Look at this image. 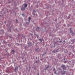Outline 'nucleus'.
Masks as SVG:
<instances>
[{
  "instance_id": "nucleus-1",
  "label": "nucleus",
  "mask_w": 75,
  "mask_h": 75,
  "mask_svg": "<svg viewBox=\"0 0 75 75\" xmlns=\"http://www.w3.org/2000/svg\"><path fill=\"white\" fill-rule=\"evenodd\" d=\"M23 6H24L21 9V10H22V11H24V10H25V8L27 7L28 4H23Z\"/></svg>"
},
{
  "instance_id": "nucleus-2",
  "label": "nucleus",
  "mask_w": 75,
  "mask_h": 75,
  "mask_svg": "<svg viewBox=\"0 0 75 75\" xmlns=\"http://www.w3.org/2000/svg\"><path fill=\"white\" fill-rule=\"evenodd\" d=\"M4 30L3 29L1 30V31L0 32V34H4Z\"/></svg>"
},
{
  "instance_id": "nucleus-3",
  "label": "nucleus",
  "mask_w": 75,
  "mask_h": 75,
  "mask_svg": "<svg viewBox=\"0 0 75 75\" xmlns=\"http://www.w3.org/2000/svg\"><path fill=\"white\" fill-rule=\"evenodd\" d=\"M62 69L64 70H66V67L65 65H62Z\"/></svg>"
},
{
  "instance_id": "nucleus-4",
  "label": "nucleus",
  "mask_w": 75,
  "mask_h": 75,
  "mask_svg": "<svg viewBox=\"0 0 75 75\" xmlns=\"http://www.w3.org/2000/svg\"><path fill=\"white\" fill-rule=\"evenodd\" d=\"M11 52L12 54H13L14 53H15V51L14 50H11Z\"/></svg>"
},
{
  "instance_id": "nucleus-5",
  "label": "nucleus",
  "mask_w": 75,
  "mask_h": 75,
  "mask_svg": "<svg viewBox=\"0 0 75 75\" xmlns=\"http://www.w3.org/2000/svg\"><path fill=\"white\" fill-rule=\"evenodd\" d=\"M32 14L34 16H35V11H33L32 12Z\"/></svg>"
},
{
  "instance_id": "nucleus-6",
  "label": "nucleus",
  "mask_w": 75,
  "mask_h": 75,
  "mask_svg": "<svg viewBox=\"0 0 75 75\" xmlns=\"http://www.w3.org/2000/svg\"><path fill=\"white\" fill-rule=\"evenodd\" d=\"M53 43L54 45V46L55 45H59V44L57 43V42H56L54 41Z\"/></svg>"
},
{
  "instance_id": "nucleus-7",
  "label": "nucleus",
  "mask_w": 75,
  "mask_h": 75,
  "mask_svg": "<svg viewBox=\"0 0 75 75\" xmlns=\"http://www.w3.org/2000/svg\"><path fill=\"white\" fill-rule=\"evenodd\" d=\"M18 67H16L15 68V72H16V71H18Z\"/></svg>"
},
{
  "instance_id": "nucleus-8",
  "label": "nucleus",
  "mask_w": 75,
  "mask_h": 75,
  "mask_svg": "<svg viewBox=\"0 0 75 75\" xmlns=\"http://www.w3.org/2000/svg\"><path fill=\"white\" fill-rule=\"evenodd\" d=\"M31 42H30L28 43V47H30V46H31Z\"/></svg>"
},
{
  "instance_id": "nucleus-9",
  "label": "nucleus",
  "mask_w": 75,
  "mask_h": 75,
  "mask_svg": "<svg viewBox=\"0 0 75 75\" xmlns=\"http://www.w3.org/2000/svg\"><path fill=\"white\" fill-rule=\"evenodd\" d=\"M11 27H9V28L8 29V31H9V32H11Z\"/></svg>"
},
{
  "instance_id": "nucleus-10",
  "label": "nucleus",
  "mask_w": 75,
  "mask_h": 75,
  "mask_svg": "<svg viewBox=\"0 0 75 75\" xmlns=\"http://www.w3.org/2000/svg\"><path fill=\"white\" fill-rule=\"evenodd\" d=\"M71 29H72V28H70V33H73V32L72 31V30H71Z\"/></svg>"
},
{
  "instance_id": "nucleus-11",
  "label": "nucleus",
  "mask_w": 75,
  "mask_h": 75,
  "mask_svg": "<svg viewBox=\"0 0 75 75\" xmlns=\"http://www.w3.org/2000/svg\"><path fill=\"white\" fill-rule=\"evenodd\" d=\"M39 29H40V27H38L37 28H36V31H38V30H39Z\"/></svg>"
},
{
  "instance_id": "nucleus-12",
  "label": "nucleus",
  "mask_w": 75,
  "mask_h": 75,
  "mask_svg": "<svg viewBox=\"0 0 75 75\" xmlns=\"http://www.w3.org/2000/svg\"><path fill=\"white\" fill-rule=\"evenodd\" d=\"M40 50V49L38 48H36L35 51H37V52H38V51Z\"/></svg>"
},
{
  "instance_id": "nucleus-13",
  "label": "nucleus",
  "mask_w": 75,
  "mask_h": 75,
  "mask_svg": "<svg viewBox=\"0 0 75 75\" xmlns=\"http://www.w3.org/2000/svg\"><path fill=\"white\" fill-rule=\"evenodd\" d=\"M71 42H73L72 44H74V42H75L74 39H73L72 40H71Z\"/></svg>"
},
{
  "instance_id": "nucleus-14",
  "label": "nucleus",
  "mask_w": 75,
  "mask_h": 75,
  "mask_svg": "<svg viewBox=\"0 0 75 75\" xmlns=\"http://www.w3.org/2000/svg\"><path fill=\"white\" fill-rule=\"evenodd\" d=\"M23 43H21V44H18V46H21V47H23Z\"/></svg>"
},
{
  "instance_id": "nucleus-15",
  "label": "nucleus",
  "mask_w": 75,
  "mask_h": 75,
  "mask_svg": "<svg viewBox=\"0 0 75 75\" xmlns=\"http://www.w3.org/2000/svg\"><path fill=\"white\" fill-rule=\"evenodd\" d=\"M71 16V14H69V16L67 17V18H68V19H69L70 18V16Z\"/></svg>"
},
{
  "instance_id": "nucleus-16",
  "label": "nucleus",
  "mask_w": 75,
  "mask_h": 75,
  "mask_svg": "<svg viewBox=\"0 0 75 75\" xmlns=\"http://www.w3.org/2000/svg\"><path fill=\"white\" fill-rule=\"evenodd\" d=\"M46 68L47 69H48L49 68H51V67L48 66H47V67H46Z\"/></svg>"
},
{
  "instance_id": "nucleus-17",
  "label": "nucleus",
  "mask_w": 75,
  "mask_h": 75,
  "mask_svg": "<svg viewBox=\"0 0 75 75\" xmlns=\"http://www.w3.org/2000/svg\"><path fill=\"white\" fill-rule=\"evenodd\" d=\"M71 35H72V36H74V35H75V33L73 32L72 33H71Z\"/></svg>"
},
{
  "instance_id": "nucleus-18",
  "label": "nucleus",
  "mask_w": 75,
  "mask_h": 75,
  "mask_svg": "<svg viewBox=\"0 0 75 75\" xmlns=\"http://www.w3.org/2000/svg\"><path fill=\"white\" fill-rule=\"evenodd\" d=\"M6 41H5V40H3V43L4 44H6Z\"/></svg>"
},
{
  "instance_id": "nucleus-19",
  "label": "nucleus",
  "mask_w": 75,
  "mask_h": 75,
  "mask_svg": "<svg viewBox=\"0 0 75 75\" xmlns=\"http://www.w3.org/2000/svg\"><path fill=\"white\" fill-rule=\"evenodd\" d=\"M45 54H46V52H45L44 54L43 53L42 55V56H43V55H44Z\"/></svg>"
},
{
  "instance_id": "nucleus-20",
  "label": "nucleus",
  "mask_w": 75,
  "mask_h": 75,
  "mask_svg": "<svg viewBox=\"0 0 75 75\" xmlns=\"http://www.w3.org/2000/svg\"><path fill=\"white\" fill-rule=\"evenodd\" d=\"M67 62V61H64V63H65V64H66Z\"/></svg>"
},
{
  "instance_id": "nucleus-21",
  "label": "nucleus",
  "mask_w": 75,
  "mask_h": 75,
  "mask_svg": "<svg viewBox=\"0 0 75 75\" xmlns=\"http://www.w3.org/2000/svg\"><path fill=\"white\" fill-rule=\"evenodd\" d=\"M45 71H46V70H47V68L46 67L45 68Z\"/></svg>"
},
{
  "instance_id": "nucleus-22",
  "label": "nucleus",
  "mask_w": 75,
  "mask_h": 75,
  "mask_svg": "<svg viewBox=\"0 0 75 75\" xmlns=\"http://www.w3.org/2000/svg\"><path fill=\"white\" fill-rule=\"evenodd\" d=\"M39 40L40 41V42H42V40H41V39H39Z\"/></svg>"
},
{
  "instance_id": "nucleus-23",
  "label": "nucleus",
  "mask_w": 75,
  "mask_h": 75,
  "mask_svg": "<svg viewBox=\"0 0 75 75\" xmlns=\"http://www.w3.org/2000/svg\"><path fill=\"white\" fill-rule=\"evenodd\" d=\"M55 51H56V50H54L53 51H52V52H54V53H55Z\"/></svg>"
},
{
  "instance_id": "nucleus-24",
  "label": "nucleus",
  "mask_w": 75,
  "mask_h": 75,
  "mask_svg": "<svg viewBox=\"0 0 75 75\" xmlns=\"http://www.w3.org/2000/svg\"><path fill=\"white\" fill-rule=\"evenodd\" d=\"M29 22L28 23V22H26V24H27V25H28V24H29Z\"/></svg>"
},
{
  "instance_id": "nucleus-25",
  "label": "nucleus",
  "mask_w": 75,
  "mask_h": 75,
  "mask_svg": "<svg viewBox=\"0 0 75 75\" xmlns=\"http://www.w3.org/2000/svg\"><path fill=\"white\" fill-rule=\"evenodd\" d=\"M30 35L32 36H33V34L32 33H30Z\"/></svg>"
},
{
  "instance_id": "nucleus-26",
  "label": "nucleus",
  "mask_w": 75,
  "mask_h": 75,
  "mask_svg": "<svg viewBox=\"0 0 75 75\" xmlns=\"http://www.w3.org/2000/svg\"><path fill=\"white\" fill-rule=\"evenodd\" d=\"M62 39L60 41V43H62Z\"/></svg>"
},
{
  "instance_id": "nucleus-27",
  "label": "nucleus",
  "mask_w": 75,
  "mask_h": 75,
  "mask_svg": "<svg viewBox=\"0 0 75 75\" xmlns=\"http://www.w3.org/2000/svg\"><path fill=\"white\" fill-rule=\"evenodd\" d=\"M48 44H46V45H45V47H47V46H48Z\"/></svg>"
},
{
  "instance_id": "nucleus-28",
  "label": "nucleus",
  "mask_w": 75,
  "mask_h": 75,
  "mask_svg": "<svg viewBox=\"0 0 75 75\" xmlns=\"http://www.w3.org/2000/svg\"><path fill=\"white\" fill-rule=\"evenodd\" d=\"M28 19H29V20H31V18L30 17Z\"/></svg>"
},
{
  "instance_id": "nucleus-29",
  "label": "nucleus",
  "mask_w": 75,
  "mask_h": 75,
  "mask_svg": "<svg viewBox=\"0 0 75 75\" xmlns=\"http://www.w3.org/2000/svg\"><path fill=\"white\" fill-rule=\"evenodd\" d=\"M28 23H30V20H28Z\"/></svg>"
},
{
  "instance_id": "nucleus-30",
  "label": "nucleus",
  "mask_w": 75,
  "mask_h": 75,
  "mask_svg": "<svg viewBox=\"0 0 75 75\" xmlns=\"http://www.w3.org/2000/svg\"><path fill=\"white\" fill-rule=\"evenodd\" d=\"M65 74V71H64V72L63 73V74Z\"/></svg>"
},
{
  "instance_id": "nucleus-31",
  "label": "nucleus",
  "mask_w": 75,
  "mask_h": 75,
  "mask_svg": "<svg viewBox=\"0 0 75 75\" xmlns=\"http://www.w3.org/2000/svg\"><path fill=\"white\" fill-rule=\"evenodd\" d=\"M56 52H58V50H56Z\"/></svg>"
},
{
  "instance_id": "nucleus-32",
  "label": "nucleus",
  "mask_w": 75,
  "mask_h": 75,
  "mask_svg": "<svg viewBox=\"0 0 75 75\" xmlns=\"http://www.w3.org/2000/svg\"><path fill=\"white\" fill-rule=\"evenodd\" d=\"M56 42H57H57H59V41H58V40H57V41H56Z\"/></svg>"
},
{
  "instance_id": "nucleus-33",
  "label": "nucleus",
  "mask_w": 75,
  "mask_h": 75,
  "mask_svg": "<svg viewBox=\"0 0 75 75\" xmlns=\"http://www.w3.org/2000/svg\"><path fill=\"white\" fill-rule=\"evenodd\" d=\"M22 16H24V14H22Z\"/></svg>"
},
{
  "instance_id": "nucleus-34",
  "label": "nucleus",
  "mask_w": 75,
  "mask_h": 75,
  "mask_svg": "<svg viewBox=\"0 0 75 75\" xmlns=\"http://www.w3.org/2000/svg\"><path fill=\"white\" fill-rule=\"evenodd\" d=\"M16 22H18V20H17V19H16Z\"/></svg>"
},
{
  "instance_id": "nucleus-35",
  "label": "nucleus",
  "mask_w": 75,
  "mask_h": 75,
  "mask_svg": "<svg viewBox=\"0 0 75 75\" xmlns=\"http://www.w3.org/2000/svg\"><path fill=\"white\" fill-rule=\"evenodd\" d=\"M10 44H8V47H10Z\"/></svg>"
},
{
  "instance_id": "nucleus-36",
  "label": "nucleus",
  "mask_w": 75,
  "mask_h": 75,
  "mask_svg": "<svg viewBox=\"0 0 75 75\" xmlns=\"http://www.w3.org/2000/svg\"><path fill=\"white\" fill-rule=\"evenodd\" d=\"M37 36L38 37H39V35H37Z\"/></svg>"
},
{
  "instance_id": "nucleus-37",
  "label": "nucleus",
  "mask_w": 75,
  "mask_h": 75,
  "mask_svg": "<svg viewBox=\"0 0 75 75\" xmlns=\"http://www.w3.org/2000/svg\"><path fill=\"white\" fill-rule=\"evenodd\" d=\"M4 23H5V24H6V21H4Z\"/></svg>"
},
{
  "instance_id": "nucleus-38",
  "label": "nucleus",
  "mask_w": 75,
  "mask_h": 75,
  "mask_svg": "<svg viewBox=\"0 0 75 75\" xmlns=\"http://www.w3.org/2000/svg\"><path fill=\"white\" fill-rule=\"evenodd\" d=\"M64 60H65V57H64Z\"/></svg>"
},
{
  "instance_id": "nucleus-39",
  "label": "nucleus",
  "mask_w": 75,
  "mask_h": 75,
  "mask_svg": "<svg viewBox=\"0 0 75 75\" xmlns=\"http://www.w3.org/2000/svg\"><path fill=\"white\" fill-rule=\"evenodd\" d=\"M35 35H36V36L37 35L36 34H35Z\"/></svg>"
},
{
  "instance_id": "nucleus-40",
  "label": "nucleus",
  "mask_w": 75,
  "mask_h": 75,
  "mask_svg": "<svg viewBox=\"0 0 75 75\" xmlns=\"http://www.w3.org/2000/svg\"><path fill=\"white\" fill-rule=\"evenodd\" d=\"M10 38L11 39V36H10Z\"/></svg>"
},
{
  "instance_id": "nucleus-41",
  "label": "nucleus",
  "mask_w": 75,
  "mask_h": 75,
  "mask_svg": "<svg viewBox=\"0 0 75 75\" xmlns=\"http://www.w3.org/2000/svg\"><path fill=\"white\" fill-rule=\"evenodd\" d=\"M65 41L64 40V41H63V42H65Z\"/></svg>"
},
{
  "instance_id": "nucleus-42",
  "label": "nucleus",
  "mask_w": 75,
  "mask_h": 75,
  "mask_svg": "<svg viewBox=\"0 0 75 75\" xmlns=\"http://www.w3.org/2000/svg\"><path fill=\"white\" fill-rule=\"evenodd\" d=\"M39 75V73H38V75Z\"/></svg>"
},
{
  "instance_id": "nucleus-43",
  "label": "nucleus",
  "mask_w": 75,
  "mask_h": 75,
  "mask_svg": "<svg viewBox=\"0 0 75 75\" xmlns=\"http://www.w3.org/2000/svg\"><path fill=\"white\" fill-rule=\"evenodd\" d=\"M59 56H60V55H61V54H59Z\"/></svg>"
},
{
  "instance_id": "nucleus-44",
  "label": "nucleus",
  "mask_w": 75,
  "mask_h": 75,
  "mask_svg": "<svg viewBox=\"0 0 75 75\" xmlns=\"http://www.w3.org/2000/svg\"><path fill=\"white\" fill-rule=\"evenodd\" d=\"M45 59V61H46V59Z\"/></svg>"
},
{
  "instance_id": "nucleus-45",
  "label": "nucleus",
  "mask_w": 75,
  "mask_h": 75,
  "mask_svg": "<svg viewBox=\"0 0 75 75\" xmlns=\"http://www.w3.org/2000/svg\"><path fill=\"white\" fill-rule=\"evenodd\" d=\"M59 40H61V39H60V38H59Z\"/></svg>"
},
{
  "instance_id": "nucleus-46",
  "label": "nucleus",
  "mask_w": 75,
  "mask_h": 75,
  "mask_svg": "<svg viewBox=\"0 0 75 75\" xmlns=\"http://www.w3.org/2000/svg\"><path fill=\"white\" fill-rule=\"evenodd\" d=\"M68 26H69V25L68 24Z\"/></svg>"
},
{
  "instance_id": "nucleus-47",
  "label": "nucleus",
  "mask_w": 75,
  "mask_h": 75,
  "mask_svg": "<svg viewBox=\"0 0 75 75\" xmlns=\"http://www.w3.org/2000/svg\"><path fill=\"white\" fill-rule=\"evenodd\" d=\"M37 38H38V37H37Z\"/></svg>"
},
{
  "instance_id": "nucleus-48",
  "label": "nucleus",
  "mask_w": 75,
  "mask_h": 75,
  "mask_svg": "<svg viewBox=\"0 0 75 75\" xmlns=\"http://www.w3.org/2000/svg\"><path fill=\"white\" fill-rule=\"evenodd\" d=\"M23 37H24V38H25V37L23 36Z\"/></svg>"
},
{
  "instance_id": "nucleus-49",
  "label": "nucleus",
  "mask_w": 75,
  "mask_h": 75,
  "mask_svg": "<svg viewBox=\"0 0 75 75\" xmlns=\"http://www.w3.org/2000/svg\"><path fill=\"white\" fill-rule=\"evenodd\" d=\"M54 69H53V71H54Z\"/></svg>"
},
{
  "instance_id": "nucleus-50",
  "label": "nucleus",
  "mask_w": 75,
  "mask_h": 75,
  "mask_svg": "<svg viewBox=\"0 0 75 75\" xmlns=\"http://www.w3.org/2000/svg\"><path fill=\"white\" fill-rule=\"evenodd\" d=\"M1 44V43L0 42V45Z\"/></svg>"
},
{
  "instance_id": "nucleus-51",
  "label": "nucleus",
  "mask_w": 75,
  "mask_h": 75,
  "mask_svg": "<svg viewBox=\"0 0 75 75\" xmlns=\"http://www.w3.org/2000/svg\"><path fill=\"white\" fill-rule=\"evenodd\" d=\"M23 62H24V61H23Z\"/></svg>"
},
{
  "instance_id": "nucleus-52",
  "label": "nucleus",
  "mask_w": 75,
  "mask_h": 75,
  "mask_svg": "<svg viewBox=\"0 0 75 75\" xmlns=\"http://www.w3.org/2000/svg\"><path fill=\"white\" fill-rule=\"evenodd\" d=\"M7 70L6 71V72H7Z\"/></svg>"
},
{
  "instance_id": "nucleus-53",
  "label": "nucleus",
  "mask_w": 75,
  "mask_h": 75,
  "mask_svg": "<svg viewBox=\"0 0 75 75\" xmlns=\"http://www.w3.org/2000/svg\"><path fill=\"white\" fill-rule=\"evenodd\" d=\"M1 19H0V21H1Z\"/></svg>"
},
{
  "instance_id": "nucleus-54",
  "label": "nucleus",
  "mask_w": 75,
  "mask_h": 75,
  "mask_svg": "<svg viewBox=\"0 0 75 75\" xmlns=\"http://www.w3.org/2000/svg\"><path fill=\"white\" fill-rule=\"evenodd\" d=\"M28 0V1H30V0Z\"/></svg>"
},
{
  "instance_id": "nucleus-55",
  "label": "nucleus",
  "mask_w": 75,
  "mask_h": 75,
  "mask_svg": "<svg viewBox=\"0 0 75 75\" xmlns=\"http://www.w3.org/2000/svg\"><path fill=\"white\" fill-rule=\"evenodd\" d=\"M1 16V15H0V16Z\"/></svg>"
},
{
  "instance_id": "nucleus-56",
  "label": "nucleus",
  "mask_w": 75,
  "mask_h": 75,
  "mask_svg": "<svg viewBox=\"0 0 75 75\" xmlns=\"http://www.w3.org/2000/svg\"><path fill=\"white\" fill-rule=\"evenodd\" d=\"M6 75H8V74H6Z\"/></svg>"
},
{
  "instance_id": "nucleus-57",
  "label": "nucleus",
  "mask_w": 75,
  "mask_h": 75,
  "mask_svg": "<svg viewBox=\"0 0 75 75\" xmlns=\"http://www.w3.org/2000/svg\"><path fill=\"white\" fill-rule=\"evenodd\" d=\"M56 72H55V73H56Z\"/></svg>"
}]
</instances>
